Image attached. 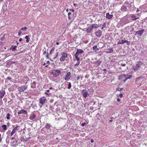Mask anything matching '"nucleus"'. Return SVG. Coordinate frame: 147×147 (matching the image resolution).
<instances>
[{"instance_id":"nucleus-1","label":"nucleus","mask_w":147,"mask_h":147,"mask_svg":"<svg viewBox=\"0 0 147 147\" xmlns=\"http://www.w3.org/2000/svg\"><path fill=\"white\" fill-rule=\"evenodd\" d=\"M131 22V19L127 15L122 18L119 22V24L121 26H123Z\"/></svg>"},{"instance_id":"nucleus-2","label":"nucleus","mask_w":147,"mask_h":147,"mask_svg":"<svg viewBox=\"0 0 147 147\" xmlns=\"http://www.w3.org/2000/svg\"><path fill=\"white\" fill-rule=\"evenodd\" d=\"M125 4L127 5L129 12H133L136 10V8L132 5L133 3L132 2L129 3L127 1H126L125 2Z\"/></svg>"},{"instance_id":"nucleus-3","label":"nucleus","mask_w":147,"mask_h":147,"mask_svg":"<svg viewBox=\"0 0 147 147\" xmlns=\"http://www.w3.org/2000/svg\"><path fill=\"white\" fill-rule=\"evenodd\" d=\"M47 100L45 96H43L41 97L39 99V105L40 108L42 107L43 106L46 102Z\"/></svg>"},{"instance_id":"nucleus-4","label":"nucleus","mask_w":147,"mask_h":147,"mask_svg":"<svg viewBox=\"0 0 147 147\" xmlns=\"http://www.w3.org/2000/svg\"><path fill=\"white\" fill-rule=\"evenodd\" d=\"M143 63L141 61H138L137 62L136 65L133 66V68L134 70L136 71L140 68V66L142 65Z\"/></svg>"},{"instance_id":"nucleus-5","label":"nucleus","mask_w":147,"mask_h":147,"mask_svg":"<svg viewBox=\"0 0 147 147\" xmlns=\"http://www.w3.org/2000/svg\"><path fill=\"white\" fill-rule=\"evenodd\" d=\"M60 73V71L57 69L53 70L51 72L52 74L55 77H57Z\"/></svg>"},{"instance_id":"nucleus-6","label":"nucleus","mask_w":147,"mask_h":147,"mask_svg":"<svg viewBox=\"0 0 147 147\" xmlns=\"http://www.w3.org/2000/svg\"><path fill=\"white\" fill-rule=\"evenodd\" d=\"M121 10L122 12H129V10L128 9L127 5L124 3V4L121 7Z\"/></svg>"},{"instance_id":"nucleus-7","label":"nucleus","mask_w":147,"mask_h":147,"mask_svg":"<svg viewBox=\"0 0 147 147\" xmlns=\"http://www.w3.org/2000/svg\"><path fill=\"white\" fill-rule=\"evenodd\" d=\"M29 118L32 121H35L36 119V115L34 113H32L30 114Z\"/></svg>"},{"instance_id":"nucleus-8","label":"nucleus","mask_w":147,"mask_h":147,"mask_svg":"<svg viewBox=\"0 0 147 147\" xmlns=\"http://www.w3.org/2000/svg\"><path fill=\"white\" fill-rule=\"evenodd\" d=\"M28 85L26 84L19 87L18 88V90L20 92H22L27 89Z\"/></svg>"},{"instance_id":"nucleus-9","label":"nucleus","mask_w":147,"mask_h":147,"mask_svg":"<svg viewBox=\"0 0 147 147\" xmlns=\"http://www.w3.org/2000/svg\"><path fill=\"white\" fill-rule=\"evenodd\" d=\"M81 93L83 96L85 98H86L87 96L89 95L86 89L83 90L81 91Z\"/></svg>"},{"instance_id":"nucleus-10","label":"nucleus","mask_w":147,"mask_h":147,"mask_svg":"<svg viewBox=\"0 0 147 147\" xmlns=\"http://www.w3.org/2000/svg\"><path fill=\"white\" fill-rule=\"evenodd\" d=\"M144 31V30L143 29L142 30H139L136 31V33L134 34V35H136L138 37H139L141 36L143 34Z\"/></svg>"},{"instance_id":"nucleus-11","label":"nucleus","mask_w":147,"mask_h":147,"mask_svg":"<svg viewBox=\"0 0 147 147\" xmlns=\"http://www.w3.org/2000/svg\"><path fill=\"white\" fill-rule=\"evenodd\" d=\"M102 62V61L100 59H98L96 61L94 62L93 63L94 66L95 67H97L99 66Z\"/></svg>"},{"instance_id":"nucleus-12","label":"nucleus","mask_w":147,"mask_h":147,"mask_svg":"<svg viewBox=\"0 0 147 147\" xmlns=\"http://www.w3.org/2000/svg\"><path fill=\"white\" fill-rule=\"evenodd\" d=\"M71 73L70 72H68L64 78V79L66 81H67L70 78Z\"/></svg>"},{"instance_id":"nucleus-13","label":"nucleus","mask_w":147,"mask_h":147,"mask_svg":"<svg viewBox=\"0 0 147 147\" xmlns=\"http://www.w3.org/2000/svg\"><path fill=\"white\" fill-rule=\"evenodd\" d=\"M94 34L98 38H100L102 34V31L100 30H99L95 32Z\"/></svg>"},{"instance_id":"nucleus-14","label":"nucleus","mask_w":147,"mask_h":147,"mask_svg":"<svg viewBox=\"0 0 147 147\" xmlns=\"http://www.w3.org/2000/svg\"><path fill=\"white\" fill-rule=\"evenodd\" d=\"M2 89L1 90H0V98L2 99L5 94V92L4 90Z\"/></svg>"},{"instance_id":"nucleus-15","label":"nucleus","mask_w":147,"mask_h":147,"mask_svg":"<svg viewBox=\"0 0 147 147\" xmlns=\"http://www.w3.org/2000/svg\"><path fill=\"white\" fill-rule=\"evenodd\" d=\"M131 17V20L133 21L136 20L138 19L139 18L137 17V16H136V15L133 14H132Z\"/></svg>"},{"instance_id":"nucleus-16","label":"nucleus","mask_w":147,"mask_h":147,"mask_svg":"<svg viewBox=\"0 0 147 147\" xmlns=\"http://www.w3.org/2000/svg\"><path fill=\"white\" fill-rule=\"evenodd\" d=\"M84 52V51L82 49H77L75 54L79 55L80 54L83 53Z\"/></svg>"},{"instance_id":"nucleus-17","label":"nucleus","mask_w":147,"mask_h":147,"mask_svg":"<svg viewBox=\"0 0 147 147\" xmlns=\"http://www.w3.org/2000/svg\"><path fill=\"white\" fill-rule=\"evenodd\" d=\"M92 28L90 25V26H88L86 29V32L87 33H90L91 32V31L92 30Z\"/></svg>"},{"instance_id":"nucleus-18","label":"nucleus","mask_w":147,"mask_h":147,"mask_svg":"<svg viewBox=\"0 0 147 147\" xmlns=\"http://www.w3.org/2000/svg\"><path fill=\"white\" fill-rule=\"evenodd\" d=\"M92 29L93 28H97L99 27V25L96 24H90Z\"/></svg>"},{"instance_id":"nucleus-19","label":"nucleus","mask_w":147,"mask_h":147,"mask_svg":"<svg viewBox=\"0 0 147 147\" xmlns=\"http://www.w3.org/2000/svg\"><path fill=\"white\" fill-rule=\"evenodd\" d=\"M36 83L35 81H33L31 83V88H34L36 87Z\"/></svg>"},{"instance_id":"nucleus-20","label":"nucleus","mask_w":147,"mask_h":147,"mask_svg":"<svg viewBox=\"0 0 147 147\" xmlns=\"http://www.w3.org/2000/svg\"><path fill=\"white\" fill-rule=\"evenodd\" d=\"M113 15H110L109 13H107L106 14V17L109 19H111L113 17Z\"/></svg>"},{"instance_id":"nucleus-21","label":"nucleus","mask_w":147,"mask_h":147,"mask_svg":"<svg viewBox=\"0 0 147 147\" xmlns=\"http://www.w3.org/2000/svg\"><path fill=\"white\" fill-rule=\"evenodd\" d=\"M126 40H119L118 42H117V44L118 45L119 44H123L125 43Z\"/></svg>"},{"instance_id":"nucleus-22","label":"nucleus","mask_w":147,"mask_h":147,"mask_svg":"<svg viewBox=\"0 0 147 147\" xmlns=\"http://www.w3.org/2000/svg\"><path fill=\"white\" fill-rule=\"evenodd\" d=\"M113 47L111 49H107V51L106 52V53H111L113 52Z\"/></svg>"},{"instance_id":"nucleus-23","label":"nucleus","mask_w":147,"mask_h":147,"mask_svg":"<svg viewBox=\"0 0 147 147\" xmlns=\"http://www.w3.org/2000/svg\"><path fill=\"white\" fill-rule=\"evenodd\" d=\"M27 29V28L26 26H24V27L20 28V30L22 32L25 31Z\"/></svg>"},{"instance_id":"nucleus-24","label":"nucleus","mask_w":147,"mask_h":147,"mask_svg":"<svg viewBox=\"0 0 147 147\" xmlns=\"http://www.w3.org/2000/svg\"><path fill=\"white\" fill-rule=\"evenodd\" d=\"M61 55H62V56H63V57L65 58H67V54L66 53H61Z\"/></svg>"},{"instance_id":"nucleus-25","label":"nucleus","mask_w":147,"mask_h":147,"mask_svg":"<svg viewBox=\"0 0 147 147\" xmlns=\"http://www.w3.org/2000/svg\"><path fill=\"white\" fill-rule=\"evenodd\" d=\"M45 128L47 129H49L52 127V126H51V125L50 124L48 123L46 124L45 125Z\"/></svg>"},{"instance_id":"nucleus-26","label":"nucleus","mask_w":147,"mask_h":147,"mask_svg":"<svg viewBox=\"0 0 147 147\" xmlns=\"http://www.w3.org/2000/svg\"><path fill=\"white\" fill-rule=\"evenodd\" d=\"M128 76L127 75H125V74H122L121 75H120L119 76V78L121 77H123L124 78H126L128 77Z\"/></svg>"},{"instance_id":"nucleus-27","label":"nucleus","mask_w":147,"mask_h":147,"mask_svg":"<svg viewBox=\"0 0 147 147\" xmlns=\"http://www.w3.org/2000/svg\"><path fill=\"white\" fill-rule=\"evenodd\" d=\"M25 38L26 39V42L28 43L29 42L30 38H29V36H26L25 37Z\"/></svg>"},{"instance_id":"nucleus-28","label":"nucleus","mask_w":147,"mask_h":147,"mask_svg":"<svg viewBox=\"0 0 147 147\" xmlns=\"http://www.w3.org/2000/svg\"><path fill=\"white\" fill-rule=\"evenodd\" d=\"M93 50L96 51L98 50V49L97 48L96 45H95L93 47Z\"/></svg>"},{"instance_id":"nucleus-29","label":"nucleus","mask_w":147,"mask_h":147,"mask_svg":"<svg viewBox=\"0 0 147 147\" xmlns=\"http://www.w3.org/2000/svg\"><path fill=\"white\" fill-rule=\"evenodd\" d=\"M11 47L12 48V51H14L16 50V49L17 47V46L16 45H14L13 46H12Z\"/></svg>"},{"instance_id":"nucleus-30","label":"nucleus","mask_w":147,"mask_h":147,"mask_svg":"<svg viewBox=\"0 0 147 147\" xmlns=\"http://www.w3.org/2000/svg\"><path fill=\"white\" fill-rule=\"evenodd\" d=\"M142 78V77H139L138 78H137L135 80V82H138Z\"/></svg>"},{"instance_id":"nucleus-31","label":"nucleus","mask_w":147,"mask_h":147,"mask_svg":"<svg viewBox=\"0 0 147 147\" xmlns=\"http://www.w3.org/2000/svg\"><path fill=\"white\" fill-rule=\"evenodd\" d=\"M132 75H129L128 76V77L126 78L123 81L125 82L128 79H129L132 77Z\"/></svg>"},{"instance_id":"nucleus-32","label":"nucleus","mask_w":147,"mask_h":147,"mask_svg":"<svg viewBox=\"0 0 147 147\" xmlns=\"http://www.w3.org/2000/svg\"><path fill=\"white\" fill-rule=\"evenodd\" d=\"M75 57L77 61H80L79 60H80V58L78 57V55H76V54H75Z\"/></svg>"},{"instance_id":"nucleus-33","label":"nucleus","mask_w":147,"mask_h":147,"mask_svg":"<svg viewBox=\"0 0 147 147\" xmlns=\"http://www.w3.org/2000/svg\"><path fill=\"white\" fill-rule=\"evenodd\" d=\"M21 113H24L25 114H27V111H25L24 109H22L21 110Z\"/></svg>"},{"instance_id":"nucleus-34","label":"nucleus","mask_w":147,"mask_h":147,"mask_svg":"<svg viewBox=\"0 0 147 147\" xmlns=\"http://www.w3.org/2000/svg\"><path fill=\"white\" fill-rule=\"evenodd\" d=\"M67 83H68V86L67 87V88L68 89H70V88H71V84L70 82H68Z\"/></svg>"},{"instance_id":"nucleus-35","label":"nucleus","mask_w":147,"mask_h":147,"mask_svg":"<svg viewBox=\"0 0 147 147\" xmlns=\"http://www.w3.org/2000/svg\"><path fill=\"white\" fill-rule=\"evenodd\" d=\"M10 114L9 113H7L6 116V118L7 119H10Z\"/></svg>"},{"instance_id":"nucleus-36","label":"nucleus","mask_w":147,"mask_h":147,"mask_svg":"<svg viewBox=\"0 0 147 147\" xmlns=\"http://www.w3.org/2000/svg\"><path fill=\"white\" fill-rule=\"evenodd\" d=\"M65 58L63 57V56L61 57L60 59V61H63L65 60Z\"/></svg>"},{"instance_id":"nucleus-37","label":"nucleus","mask_w":147,"mask_h":147,"mask_svg":"<svg viewBox=\"0 0 147 147\" xmlns=\"http://www.w3.org/2000/svg\"><path fill=\"white\" fill-rule=\"evenodd\" d=\"M106 26V23L105 22L102 25L101 29L102 30L103 28L105 27Z\"/></svg>"},{"instance_id":"nucleus-38","label":"nucleus","mask_w":147,"mask_h":147,"mask_svg":"<svg viewBox=\"0 0 147 147\" xmlns=\"http://www.w3.org/2000/svg\"><path fill=\"white\" fill-rule=\"evenodd\" d=\"M16 129H13V130L12 131L11 134V136L12 135H13L14 133H15V132L16 131Z\"/></svg>"},{"instance_id":"nucleus-39","label":"nucleus","mask_w":147,"mask_h":147,"mask_svg":"<svg viewBox=\"0 0 147 147\" xmlns=\"http://www.w3.org/2000/svg\"><path fill=\"white\" fill-rule=\"evenodd\" d=\"M80 63V61H78V62L76 64L74 65V67H75L76 68V66H78Z\"/></svg>"},{"instance_id":"nucleus-40","label":"nucleus","mask_w":147,"mask_h":147,"mask_svg":"<svg viewBox=\"0 0 147 147\" xmlns=\"http://www.w3.org/2000/svg\"><path fill=\"white\" fill-rule=\"evenodd\" d=\"M55 49V47H53L52 49H51V50L50 51V53L51 54L52 52L54 51Z\"/></svg>"},{"instance_id":"nucleus-41","label":"nucleus","mask_w":147,"mask_h":147,"mask_svg":"<svg viewBox=\"0 0 147 147\" xmlns=\"http://www.w3.org/2000/svg\"><path fill=\"white\" fill-rule=\"evenodd\" d=\"M1 127L3 128V129H6L7 126L5 125H2Z\"/></svg>"},{"instance_id":"nucleus-42","label":"nucleus","mask_w":147,"mask_h":147,"mask_svg":"<svg viewBox=\"0 0 147 147\" xmlns=\"http://www.w3.org/2000/svg\"><path fill=\"white\" fill-rule=\"evenodd\" d=\"M5 34H4L3 36L2 37V38H1V40L2 41H3L5 39Z\"/></svg>"},{"instance_id":"nucleus-43","label":"nucleus","mask_w":147,"mask_h":147,"mask_svg":"<svg viewBox=\"0 0 147 147\" xmlns=\"http://www.w3.org/2000/svg\"><path fill=\"white\" fill-rule=\"evenodd\" d=\"M125 42L126 43V44L128 45H130V42L129 41L126 40L125 41Z\"/></svg>"},{"instance_id":"nucleus-44","label":"nucleus","mask_w":147,"mask_h":147,"mask_svg":"<svg viewBox=\"0 0 147 147\" xmlns=\"http://www.w3.org/2000/svg\"><path fill=\"white\" fill-rule=\"evenodd\" d=\"M140 11V12H141V11H140V10H139V9H137V10H136V12L137 13H138L137 14L138 15V16H139V12Z\"/></svg>"},{"instance_id":"nucleus-45","label":"nucleus","mask_w":147,"mask_h":147,"mask_svg":"<svg viewBox=\"0 0 147 147\" xmlns=\"http://www.w3.org/2000/svg\"><path fill=\"white\" fill-rule=\"evenodd\" d=\"M123 88H118L117 89V90L118 91H121L122 90H123Z\"/></svg>"},{"instance_id":"nucleus-46","label":"nucleus","mask_w":147,"mask_h":147,"mask_svg":"<svg viewBox=\"0 0 147 147\" xmlns=\"http://www.w3.org/2000/svg\"><path fill=\"white\" fill-rule=\"evenodd\" d=\"M11 78L10 77H8L6 78V80H10L11 81Z\"/></svg>"},{"instance_id":"nucleus-47","label":"nucleus","mask_w":147,"mask_h":147,"mask_svg":"<svg viewBox=\"0 0 147 147\" xmlns=\"http://www.w3.org/2000/svg\"><path fill=\"white\" fill-rule=\"evenodd\" d=\"M87 124V123L84 122V123H82L81 124V125L82 126H85V125H86Z\"/></svg>"},{"instance_id":"nucleus-48","label":"nucleus","mask_w":147,"mask_h":147,"mask_svg":"<svg viewBox=\"0 0 147 147\" xmlns=\"http://www.w3.org/2000/svg\"><path fill=\"white\" fill-rule=\"evenodd\" d=\"M120 65L122 66H126V64L125 63H121L120 64Z\"/></svg>"},{"instance_id":"nucleus-49","label":"nucleus","mask_w":147,"mask_h":147,"mask_svg":"<svg viewBox=\"0 0 147 147\" xmlns=\"http://www.w3.org/2000/svg\"><path fill=\"white\" fill-rule=\"evenodd\" d=\"M22 33V32L19 30L18 32V35L20 36Z\"/></svg>"},{"instance_id":"nucleus-50","label":"nucleus","mask_w":147,"mask_h":147,"mask_svg":"<svg viewBox=\"0 0 147 147\" xmlns=\"http://www.w3.org/2000/svg\"><path fill=\"white\" fill-rule=\"evenodd\" d=\"M28 138H26L25 139H24V140H23V142H26L27 141H28Z\"/></svg>"},{"instance_id":"nucleus-51","label":"nucleus","mask_w":147,"mask_h":147,"mask_svg":"<svg viewBox=\"0 0 147 147\" xmlns=\"http://www.w3.org/2000/svg\"><path fill=\"white\" fill-rule=\"evenodd\" d=\"M119 96L120 98H122L123 96V94L122 93H120L119 94Z\"/></svg>"},{"instance_id":"nucleus-52","label":"nucleus","mask_w":147,"mask_h":147,"mask_svg":"<svg viewBox=\"0 0 147 147\" xmlns=\"http://www.w3.org/2000/svg\"><path fill=\"white\" fill-rule=\"evenodd\" d=\"M45 94L48 96H49L51 94V93H49L47 92H45Z\"/></svg>"},{"instance_id":"nucleus-53","label":"nucleus","mask_w":147,"mask_h":147,"mask_svg":"<svg viewBox=\"0 0 147 147\" xmlns=\"http://www.w3.org/2000/svg\"><path fill=\"white\" fill-rule=\"evenodd\" d=\"M89 77L88 75H86L85 76V78H88Z\"/></svg>"},{"instance_id":"nucleus-54","label":"nucleus","mask_w":147,"mask_h":147,"mask_svg":"<svg viewBox=\"0 0 147 147\" xmlns=\"http://www.w3.org/2000/svg\"><path fill=\"white\" fill-rule=\"evenodd\" d=\"M69 10L70 11H72L73 12H74V11H75L74 9H70Z\"/></svg>"},{"instance_id":"nucleus-55","label":"nucleus","mask_w":147,"mask_h":147,"mask_svg":"<svg viewBox=\"0 0 147 147\" xmlns=\"http://www.w3.org/2000/svg\"><path fill=\"white\" fill-rule=\"evenodd\" d=\"M58 53H57L56 56L54 58V59H56L58 55Z\"/></svg>"},{"instance_id":"nucleus-56","label":"nucleus","mask_w":147,"mask_h":147,"mask_svg":"<svg viewBox=\"0 0 147 147\" xmlns=\"http://www.w3.org/2000/svg\"><path fill=\"white\" fill-rule=\"evenodd\" d=\"M18 113L19 114H21L22 113H21V110L19 111L18 112Z\"/></svg>"},{"instance_id":"nucleus-57","label":"nucleus","mask_w":147,"mask_h":147,"mask_svg":"<svg viewBox=\"0 0 147 147\" xmlns=\"http://www.w3.org/2000/svg\"><path fill=\"white\" fill-rule=\"evenodd\" d=\"M47 52H46V51H44L43 52V55H45L46 54V53L47 54Z\"/></svg>"},{"instance_id":"nucleus-58","label":"nucleus","mask_w":147,"mask_h":147,"mask_svg":"<svg viewBox=\"0 0 147 147\" xmlns=\"http://www.w3.org/2000/svg\"><path fill=\"white\" fill-rule=\"evenodd\" d=\"M120 100H121L119 98H117V102H119L120 101Z\"/></svg>"},{"instance_id":"nucleus-59","label":"nucleus","mask_w":147,"mask_h":147,"mask_svg":"<svg viewBox=\"0 0 147 147\" xmlns=\"http://www.w3.org/2000/svg\"><path fill=\"white\" fill-rule=\"evenodd\" d=\"M90 141L91 143H93L94 142V140H93V139H92Z\"/></svg>"},{"instance_id":"nucleus-60","label":"nucleus","mask_w":147,"mask_h":147,"mask_svg":"<svg viewBox=\"0 0 147 147\" xmlns=\"http://www.w3.org/2000/svg\"><path fill=\"white\" fill-rule=\"evenodd\" d=\"M2 139L1 138V135L0 134V142H1Z\"/></svg>"},{"instance_id":"nucleus-61","label":"nucleus","mask_w":147,"mask_h":147,"mask_svg":"<svg viewBox=\"0 0 147 147\" xmlns=\"http://www.w3.org/2000/svg\"><path fill=\"white\" fill-rule=\"evenodd\" d=\"M77 78V80H79L80 79V77L79 76H78Z\"/></svg>"},{"instance_id":"nucleus-62","label":"nucleus","mask_w":147,"mask_h":147,"mask_svg":"<svg viewBox=\"0 0 147 147\" xmlns=\"http://www.w3.org/2000/svg\"><path fill=\"white\" fill-rule=\"evenodd\" d=\"M71 14V13L70 12L68 13V16H70V15Z\"/></svg>"},{"instance_id":"nucleus-63","label":"nucleus","mask_w":147,"mask_h":147,"mask_svg":"<svg viewBox=\"0 0 147 147\" xmlns=\"http://www.w3.org/2000/svg\"><path fill=\"white\" fill-rule=\"evenodd\" d=\"M50 63V61H48L46 62V63L47 64H49Z\"/></svg>"},{"instance_id":"nucleus-64","label":"nucleus","mask_w":147,"mask_h":147,"mask_svg":"<svg viewBox=\"0 0 147 147\" xmlns=\"http://www.w3.org/2000/svg\"><path fill=\"white\" fill-rule=\"evenodd\" d=\"M68 18L69 20H70L71 19V18L70 16H68Z\"/></svg>"}]
</instances>
